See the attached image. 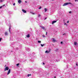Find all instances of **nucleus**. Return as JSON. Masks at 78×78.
Here are the masks:
<instances>
[{
  "mask_svg": "<svg viewBox=\"0 0 78 78\" xmlns=\"http://www.w3.org/2000/svg\"><path fill=\"white\" fill-rule=\"evenodd\" d=\"M5 6V5H3L2 6Z\"/></svg>",
  "mask_w": 78,
  "mask_h": 78,
  "instance_id": "36",
  "label": "nucleus"
},
{
  "mask_svg": "<svg viewBox=\"0 0 78 78\" xmlns=\"http://www.w3.org/2000/svg\"><path fill=\"white\" fill-rule=\"evenodd\" d=\"M44 45H45V44H41V47H43V46H44Z\"/></svg>",
  "mask_w": 78,
  "mask_h": 78,
  "instance_id": "14",
  "label": "nucleus"
},
{
  "mask_svg": "<svg viewBox=\"0 0 78 78\" xmlns=\"http://www.w3.org/2000/svg\"><path fill=\"white\" fill-rule=\"evenodd\" d=\"M75 2H76V1H77V0H75Z\"/></svg>",
  "mask_w": 78,
  "mask_h": 78,
  "instance_id": "40",
  "label": "nucleus"
},
{
  "mask_svg": "<svg viewBox=\"0 0 78 78\" xmlns=\"http://www.w3.org/2000/svg\"><path fill=\"white\" fill-rule=\"evenodd\" d=\"M22 11H23V12H24V13H26V12H27V11L25 10H24L23 9L22 10Z\"/></svg>",
  "mask_w": 78,
  "mask_h": 78,
  "instance_id": "7",
  "label": "nucleus"
},
{
  "mask_svg": "<svg viewBox=\"0 0 78 78\" xmlns=\"http://www.w3.org/2000/svg\"><path fill=\"white\" fill-rule=\"evenodd\" d=\"M64 25H67V24L66 23H64Z\"/></svg>",
  "mask_w": 78,
  "mask_h": 78,
  "instance_id": "20",
  "label": "nucleus"
},
{
  "mask_svg": "<svg viewBox=\"0 0 78 78\" xmlns=\"http://www.w3.org/2000/svg\"><path fill=\"white\" fill-rule=\"evenodd\" d=\"M61 44H62V41H61Z\"/></svg>",
  "mask_w": 78,
  "mask_h": 78,
  "instance_id": "31",
  "label": "nucleus"
},
{
  "mask_svg": "<svg viewBox=\"0 0 78 78\" xmlns=\"http://www.w3.org/2000/svg\"><path fill=\"white\" fill-rule=\"evenodd\" d=\"M46 35H47V32H46Z\"/></svg>",
  "mask_w": 78,
  "mask_h": 78,
  "instance_id": "27",
  "label": "nucleus"
},
{
  "mask_svg": "<svg viewBox=\"0 0 78 78\" xmlns=\"http://www.w3.org/2000/svg\"><path fill=\"white\" fill-rule=\"evenodd\" d=\"M57 22V21H55V20L53 21L52 22V24H54V23H56V22Z\"/></svg>",
  "mask_w": 78,
  "mask_h": 78,
  "instance_id": "6",
  "label": "nucleus"
},
{
  "mask_svg": "<svg viewBox=\"0 0 78 78\" xmlns=\"http://www.w3.org/2000/svg\"><path fill=\"white\" fill-rule=\"evenodd\" d=\"M6 65H5V67H6Z\"/></svg>",
  "mask_w": 78,
  "mask_h": 78,
  "instance_id": "39",
  "label": "nucleus"
},
{
  "mask_svg": "<svg viewBox=\"0 0 78 78\" xmlns=\"http://www.w3.org/2000/svg\"><path fill=\"white\" fill-rule=\"evenodd\" d=\"M50 51H48V50H47L45 51V53H48L50 52Z\"/></svg>",
  "mask_w": 78,
  "mask_h": 78,
  "instance_id": "13",
  "label": "nucleus"
},
{
  "mask_svg": "<svg viewBox=\"0 0 78 78\" xmlns=\"http://www.w3.org/2000/svg\"><path fill=\"white\" fill-rule=\"evenodd\" d=\"M19 64H20L19 63L17 64H16V66H18L19 65Z\"/></svg>",
  "mask_w": 78,
  "mask_h": 78,
  "instance_id": "18",
  "label": "nucleus"
},
{
  "mask_svg": "<svg viewBox=\"0 0 78 78\" xmlns=\"http://www.w3.org/2000/svg\"><path fill=\"white\" fill-rule=\"evenodd\" d=\"M56 40H55V38H53V42H56Z\"/></svg>",
  "mask_w": 78,
  "mask_h": 78,
  "instance_id": "8",
  "label": "nucleus"
},
{
  "mask_svg": "<svg viewBox=\"0 0 78 78\" xmlns=\"http://www.w3.org/2000/svg\"><path fill=\"white\" fill-rule=\"evenodd\" d=\"M54 78H56V76H54Z\"/></svg>",
  "mask_w": 78,
  "mask_h": 78,
  "instance_id": "41",
  "label": "nucleus"
},
{
  "mask_svg": "<svg viewBox=\"0 0 78 78\" xmlns=\"http://www.w3.org/2000/svg\"><path fill=\"white\" fill-rule=\"evenodd\" d=\"M27 37L29 38L30 37V34H28L27 36H26Z\"/></svg>",
  "mask_w": 78,
  "mask_h": 78,
  "instance_id": "4",
  "label": "nucleus"
},
{
  "mask_svg": "<svg viewBox=\"0 0 78 78\" xmlns=\"http://www.w3.org/2000/svg\"><path fill=\"white\" fill-rule=\"evenodd\" d=\"M41 16V15L39 14V16H38V17H40V16Z\"/></svg>",
  "mask_w": 78,
  "mask_h": 78,
  "instance_id": "19",
  "label": "nucleus"
},
{
  "mask_svg": "<svg viewBox=\"0 0 78 78\" xmlns=\"http://www.w3.org/2000/svg\"><path fill=\"white\" fill-rule=\"evenodd\" d=\"M27 76H28V77H29V76H30V74H28Z\"/></svg>",
  "mask_w": 78,
  "mask_h": 78,
  "instance_id": "23",
  "label": "nucleus"
},
{
  "mask_svg": "<svg viewBox=\"0 0 78 78\" xmlns=\"http://www.w3.org/2000/svg\"><path fill=\"white\" fill-rule=\"evenodd\" d=\"M2 8V6L0 7V9H1V8Z\"/></svg>",
  "mask_w": 78,
  "mask_h": 78,
  "instance_id": "26",
  "label": "nucleus"
},
{
  "mask_svg": "<svg viewBox=\"0 0 78 78\" xmlns=\"http://www.w3.org/2000/svg\"><path fill=\"white\" fill-rule=\"evenodd\" d=\"M21 2L22 1H21V0H19L18 1V3H21Z\"/></svg>",
  "mask_w": 78,
  "mask_h": 78,
  "instance_id": "9",
  "label": "nucleus"
},
{
  "mask_svg": "<svg viewBox=\"0 0 78 78\" xmlns=\"http://www.w3.org/2000/svg\"><path fill=\"white\" fill-rule=\"evenodd\" d=\"M30 13H31V14H33V12H30Z\"/></svg>",
  "mask_w": 78,
  "mask_h": 78,
  "instance_id": "32",
  "label": "nucleus"
},
{
  "mask_svg": "<svg viewBox=\"0 0 78 78\" xmlns=\"http://www.w3.org/2000/svg\"><path fill=\"white\" fill-rule=\"evenodd\" d=\"M9 31L10 33H11V27H9Z\"/></svg>",
  "mask_w": 78,
  "mask_h": 78,
  "instance_id": "12",
  "label": "nucleus"
},
{
  "mask_svg": "<svg viewBox=\"0 0 78 78\" xmlns=\"http://www.w3.org/2000/svg\"><path fill=\"white\" fill-rule=\"evenodd\" d=\"M25 3H27V1H25Z\"/></svg>",
  "mask_w": 78,
  "mask_h": 78,
  "instance_id": "34",
  "label": "nucleus"
},
{
  "mask_svg": "<svg viewBox=\"0 0 78 78\" xmlns=\"http://www.w3.org/2000/svg\"><path fill=\"white\" fill-rule=\"evenodd\" d=\"M46 19H47V18H45L44 19V20H46Z\"/></svg>",
  "mask_w": 78,
  "mask_h": 78,
  "instance_id": "30",
  "label": "nucleus"
},
{
  "mask_svg": "<svg viewBox=\"0 0 78 78\" xmlns=\"http://www.w3.org/2000/svg\"><path fill=\"white\" fill-rule=\"evenodd\" d=\"M69 4L70 5H72V3L71 2H66L64 3V4L62 6H65L67 5H69Z\"/></svg>",
  "mask_w": 78,
  "mask_h": 78,
  "instance_id": "1",
  "label": "nucleus"
},
{
  "mask_svg": "<svg viewBox=\"0 0 78 78\" xmlns=\"http://www.w3.org/2000/svg\"><path fill=\"white\" fill-rule=\"evenodd\" d=\"M69 1H70V0H69Z\"/></svg>",
  "mask_w": 78,
  "mask_h": 78,
  "instance_id": "42",
  "label": "nucleus"
},
{
  "mask_svg": "<svg viewBox=\"0 0 78 78\" xmlns=\"http://www.w3.org/2000/svg\"><path fill=\"white\" fill-rule=\"evenodd\" d=\"M38 43H41V41H38Z\"/></svg>",
  "mask_w": 78,
  "mask_h": 78,
  "instance_id": "16",
  "label": "nucleus"
},
{
  "mask_svg": "<svg viewBox=\"0 0 78 78\" xmlns=\"http://www.w3.org/2000/svg\"><path fill=\"white\" fill-rule=\"evenodd\" d=\"M11 73V69H9L7 73V75H9Z\"/></svg>",
  "mask_w": 78,
  "mask_h": 78,
  "instance_id": "3",
  "label": "nucleus"
},
{
  "mask_svg": "<svg viewBox=\"0 0 78 78\" xmlns=\"http://www.w3.org/2000/svg\"><path fill=\"white\" fill-rule=\"evenodd\" d=\"M32 14H35V13L33 12Z\"/></svg>",
  "mask_w": 78,
  "mask_h": 78,
  "instance_id": "29",
  "label": "nucleus"
},
{
  "mask_svg": "<svg viewBox=\"0 0 78 78\" xmlns=\"http://www.w3.org/2000/svg\"><path fill=\"white\" fill-rule=\"evenodd\" d=\"M41 8H42V7L41 6H40L39 7V9H41Z\"/></svg>",
  "mask_w": 78,
  "mask_h": 78,
  "instance_id": "17",
  "label": "nucleus"
},
{
  "mask_svg": "<svg viewBox=\"0 0 78 78\" xmlns=\"http://www.w3.org/2000/svg\"><path fill=\"white\" fill-rule=\"evenodd\" d=\"M29 76H31V74H29Z\"/></svg>",
  "mask_w": 78,
  "mask_h": 78,
  "instance_id": "35",
  "label": "nucleus"
},
{
  "mask_svg": "<svg viewBox=\"0 0 78 78\" xmlns=\"http://www.w3.org/2000/svg\"><path fill=\"white\" fill-rule=\"evenodd\" d=\"M43 37H45V36L44 35H43Z\"/></svg>",
  "mask_w": 78,
  "mask_h": 78,
  "instance_id": "24",
  "label": "nucleus"
},
{
  "mask_svg": "<svg viewBox=\"0 0 78 78\" xmlns=\"http://www.w3.org/2000/svg\"><path fill=\"white\" fill-rule=\"evenodd\" d=\"M2 38H0V42L2 41Z\"/></svg>",
  "mask_w": 78,
  "mask_h": 78,
  "instance_id": "22",
  "label": "nucleus"
},
{
  "mask_svg": "<svg viewBox=\"0 0 78 78\" xmlns=\"http://www.w3.org/2000/svg\"><path fill=\"white\" fill-rule=\"evenodd\" d=\"M74 45H77V42H74Z\"/></svg>",
  "mask_w": 78,
  "mask_h": 78,
  "instance_id": "11",
  "label": "nucleus"
},
{
  "mask_svg": "<svg viewBox=\"0 0 78 78\" xmlns=\"http://www.w3.org/2000/svg\"><path fill=\"white\" fill-rule=\"evenodd\" d=\"M9 70V68L8 67V66H6L5 68V69L4 71H6V70Z\"/></svg>",
  "mask_w": 78,
  "mask_h": 78,
  "instance_id": "2",
  "label": "nucleus"
},
{
  "mask_svg": "<svg viewBox=\"0 0 78 78\" xmlns=\"http://www.w3.org/2000/svg\"><path fill=\"white\" fill-rule=\"evenodd\" d=\"M67 23H69V21H67Z\"/></svg>",
  "mask_w": 78,
  "mask_h": 78,
  "instance_id": "25",
  "label": "nucleus"
},
{
  "mask_svg": "<svg viewBox=\"0 0 78 78\" xmlns=\"http://www.w3.org/2000/svg\"><path fill=\"white\" fill-rule=\"evenodd\" d=\"M76 66H78V64H76Z\"/></svg>",
  "mask_w": 78,
  "mask_h": 78,
  "instance_id": "37",
  "label": "nucleus"
},
{
  "mask_svg": "<svg viewBox=\"0 0 78 78\" xmlns=\"http://www.w3.org/2000/svg\"><path fill=\"white\" fill-rule=\"evenodd\" d=\"M0 1H1V2H3V1H2V0H1Z\"/></svg>",
  "mask_w": 78,
  "mask_h": 78,
  "instance_id": "38",
  "label": "nucleus"
},
{
  "mask_svg": "<svg viewBox=\"0 0 78 78\" xmlns=\"http://www.w3.org/2000/svg\"><path fill=\"white\" fill-rule=\"evenodd\" d=\"M13 6H15V5H16V3H13Z\"/></svg>",
  "mask_w": 78,
  "mask_h": 78,
  "instance_id": "21",
  "label": "nucleus"
},
{
  "mask_svg": "<svg viewBox=\"0 0 78 78\" xmlns=\"http://www.w3.org/2000/svg\"><path fill=\"white\" fill-rule=\"evenodd\" d=\"M71 12H72L71 11H70L69 12V13H71Z\"/></svg>",
  "mask_w": 78,
  "mask_h": 78,
  "instance_id": "28",
  "label": "nucleus"
},
{
  "mask_svg": "<svg viewBox=\"0 0 78 78\" xmlns=\"http://www.w3.org/2000/svg\"><path fill=\"white\" fill-rule=\"evenodd\" d=\"M5 36H8V32L6 31L5 32Z\"/></svg>",
  "mask_w": 78,
  "mask_h": 78,
  "instance_id": "5",
  "label": "nucleus"
},
{
  "mask_svg": "<svg viewBox=\"0 0 78 78\" xmlns=\"http://www.w3.org/2000/svg\"><path fill=\"white\" fill-rule=\"evenodd\" d=\"M45 12H46L47 11V9L46 8H44Z\"/></svg>",
  "mask_w": 78,
  "mask_h": 78,
  "instance_id": "15",
  "label": "nucleus"
},
{
  "mask_svg": "<svg viewBox=\"0 0 78 78\" xmlns=\"http://www.w3.org/2000/svg\"><path fill=\"white\" fill-rule=\"evenodd\" d=\"M43 65H45V63H43Z\"/></svg>",
  "mask_w": 78,
  "mask_h": 78,
  "instance_id": "33",
  "label": "nucleus"
},
{
  "mask_svg": "<svg viewBox=\"0 0 78 78\" xmlns=\"http://www.w3.org/2000/svg\"><path fill=\"white\" fill-rule=\"evenodd\" d=\"M40 27H41V28L42 29H43L44 30L45 29V27H41V26H40Z\"/></svg>",
  "mask_w": 78,
  "mask_h": 78,
  "instance_id": "10",
  "label": "nucleus"
}]
</instances>
